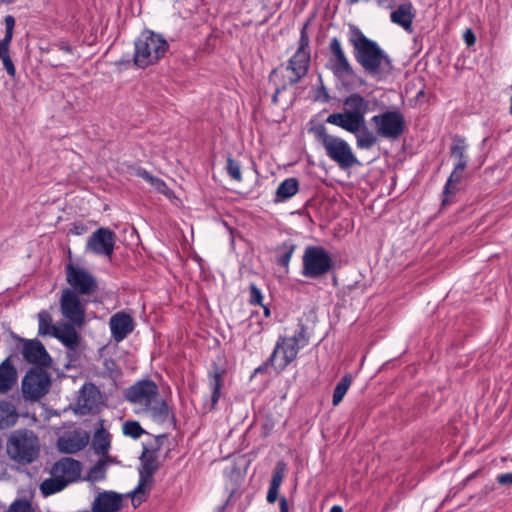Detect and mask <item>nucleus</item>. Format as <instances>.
I'll list each match as a JSON object with an SVG mask.
<instances>
[{"mask_svg": "<svg viewBox=\"0 0 512 512\" xmlns=\"http://www.w3.org/2000/svg\"><path fill=\"white\" fill-rule=\"evenodd\" d=\"M123 503L121 494L114 491L99 492L92 505L91 512H118Z\"/></svg>", "mask_w": 512, "mask_h": 512, "instance_id": "19", "label": "nucleus"}, {"mask_svg": "<svg viewBox=\"0 0 512 512\" xmlns=\"http://www.w3.org/2000/svg\"><path fill=\"white\" fill-rule=\"evenodd\" d=\"M263 308H264V314H265V316H267V317H268V316L270 315V310H269V308H267L266 306H264Z\"/></svg>", "mask_w": 512, "mask_h": 512, "instance_id": "51", "label": "nucleus"}, {"mask_svg": "<svg viewBox=\"0 0 512 512\" xmlns=\"http://www.w3.org/2000/svg\"><path fill=\"white\" fill-rule=\"evenodd\" d=\"M292 254H293V247H291L288 251H286L284 254H282L278 258V261H277L278 264L281 266L287 267L291 260Z\"/></svg>", "mask_w": 512, "mask_h": 512, "instance_id": "45", "label": "nucleus"}, {"mask_svg": "<svg viewBox=\"0 0 512 512\" xmlns=\"http://www.w3.org/2000/svg\"><path fill=\"white\" fill-rule=\"evenodd\" d=\"M166 39L153 31H143L135 40L134 64L146 68L156 64L168 50Z\"/></svg>", "mask_w": 512, "mask_h": 512, "instance_id": "5", "label": "nucleus"}, {"mask_svg": "<svg viewBox=\"0 0 512 512\" xmlns=\"http://www.w3.org/2000/svg\"><path fill=\"white\" fill-rule=\"evenodd\" d=\"M116 235L108 228H99L88 238L87 250L110 257L113 254Z\"/></svg>", "mask_w": 512, "mask_h": 512, "instance_id": "16", "label": "nucleus"}, {"mask_svg": "<svg viewBox=\"0 0 512 512\" xmlns=\"http://www.w3.org/2000/svg\"><path fill=\"white\" fill-rule=\"evenodd\" d=\"M123 433L126 436L138 439L144 433V430L137 421H126L123 424Z\"/></svg>", "mask_w": 512, "mask_h": 512, "instance_id": "39", "label": "nucleus"}, {"mask_svg": "<svg viewBox=\"0 0 512 512\" xmlns=\"http://www.w3.org/2000/svg\"><path fill=\"white\" fill-rule=\"evenodd\" d=\"M263 299L261 291L256 287L255 284L250 285V303L261 304Z\"/></svg>", "mask_w": 512, "mask_h": 512, "instance_id": "44", "label": "nucleus"}, {"mask_svg": "<svg viewBox=\"0 0 512 512\" xmlns=\"http://www.w3.org/2000/svg\"><path fill=\"white\" fill-rule=\"evenodd\" d=\"M40 449L38 436L29 429H17L7 439L8 457L21 465L33 463L38 458Z\"/></svg>", "mask_w": 512, "mask_h": 512, "instance_id": "3", "label": "nucleus"}, {"mask_svg": "<svg viewBox=\"0 0 512 512\" xmlns=\"http://www.w3.org/2000/svg\"><path fill=\"white\" fill-rule=\"evenodd\" d=\"M315 134L326 155L341 168H349L357 163L352 148L344 139L328 134L323 126L316 128Z\"/></svg>", "mask_w": 512, "mask_h": 512, "instance_id": "8", "label": "nucleus"}, {"mask_svg": "<svg viewBox=\"0 0 512 512\" xmlns=\"http://www.w3.org/2000/svg\"><path fill=\"white\" fill-rule=\"evenodd\" d=\"M72 324L60 325L54 329V337L60 340L70 351H75L80 343V337Z\"/></svg>", "mask_w": 512, "mask_h": 512, "instance_id": "26", "label": "nucleus"}, {"mask_svg": "<svg viewBox=\"0 0 512 512\" xmlns=\"http://www.w3.org/2000/svg\"><path fill=\"white\" fill-rule=\"evenodd\" d=\"M68 484L60 477L53 476L44 480L40 485V490L43 495L49 496L63 490Z\"/></svg>", "mask_w": 512, "mask_h": 512, "instance_id": "34", "label": "nucleus"}, {"mask_svg": "<svg viewBox=\"0 0 512 512\" xmlns=\"http://www.w3.org/2000/svg\"><path fill=\"white\" fill-rule=\"evenodd\" d=\"M38 321H39V335H54V329H57L59 326L53 325L52 317L49 312L42 310L38 313Z\"/></svg>", "mask_w": 512, "mask_h": 512, "instance_id": "35", "label": "nucleus"}, {"mask_svg": "<svg viewBox=\"0 0 512 512\" xmlns=\"http://www.w3.org/2000/svg\"><path fill=\"white\" fill-rule=\"evenodd\" d=\"M466 150L467 144L463 138L458 136L454 137L452 140V144L450 147V155L455 161L454 166H458V168H466L467 158H466Z\"/></svg>", "mask_w": 512, "mask_h": 512, "instance_id": "30", "label": "nucleus"}, {"mask_svg": "<svg viewBox=\"0 0 512 512\" xmlns=\"http://www.w3.org/2000/svg\"><path fill=\"white\" fill-rule=\"evenodd\" d=\"M378 136L387 139H397L404 131L405 120L397 111H387L371 118Z\"/></svg>", "mask_w": 512, "mask_h": 512, "instance_id": "12", "label": "nucleus"}, {"mask_svg": "<svg viewBox=\"0 0 512 512\" xmlns=\"http://www.w3.org/2000/svg\"><path fill=\"white\" fill-rule=\"evenodd\" d=\"M369 110V101L360 94L353 93L344 100V111L330 114L326 121L348 132H357L365 124V115Z\"/></svg>", "mask_w": 512, "mask_h": 512, "instance_id": "4", "label": "nucleus"}, {"mask_svg": "<svg viewBox=\"0 0 512 512\" xmlns=\"http://www.w3.org/2000/svg\"><path fill=\"white\" fill-rule=\"evenodd\" d=\"M352 383V376L351 375H345L339 383L336 385L334 392H333V399L332 403L334 406H337L340 404V402L343 400L345 394L347 393L350 385Z\"/></svg>", "mask_w": 512, "mask_h": 512, "instance_id": "36", "label": "nucleus"}, {"mask_svg": "<svg viewBox=\"0 0 512 512\" xmlns=\"http://www.w3.org/2000/svg\"><path fill=\"white\" fill-rule=\"evenodd\" d=\"M415 17L414 9L411 3L406 2L399 5L394 11L391 12V21L404 30L411 32L412 23Z\"/></svg>", "mask_w": 512, "mask_h": 512, "instance_id": "23", "label": "nucleus"}, {"mask_svg": "<svg viewBox=\"0 0 512 512\" xmlns=\"http://www.w3.org/2000/svg\"><path fill=\"white\" fill-rule=\"evenodd\" d=\"M298 181L296 178L285 179L277 188L276 197L283 201L294 196L298 191Z\"/></svg>", "mask_w": 512, "mask_h": 512, "instance_id": "32", "label": "nucleus"}, {"mask_svg": "<svg viewBox=\"0 0 512 512\" xmlns=\"http://www.w3.org/2000/svg\"><path fill=\"white\" fill-rule=\"evenodd\" d=\"M6 512H36V509L30 500L18 498L10 504Z\"/></svg>", "mask_w": 512, "mask_h": 512, "instance_id": "38", "label": "nucleus"}, {"mask_svg": "<svg viewBox=\"0 0 512 512\" xmlns=\"http://www.w3.org/2000/svg\"><path fill=\"white\" fill-rule=\"evenodd\" d=\"M310 62V51H309V37L306 33V26L302 28L299 39V47L290 58L287 72H289L288 83L278 84L275 95L273 96L274 102L277 101V95L281 89H285L288 85H294L299 82L308 72Z\"/></svg>", "mask_w": 512, "mask_h": 512, "instance_id": "7", "label": "nucleus"}, {"mask_svg": "<svg viewBox=\"0 0 512 512\" xmlns=\"http://www.w3.org/2000/svg\"><path fill=\"white\" fill-rule=\"evenodd\" d=\"M66 280L78 295H91L98 289L95 277L88 270L71 263L66 265Z\"/></svg>", "mask_w": 512, "mask_h": 512, "instance_id": "15", "label": "nucleus"}, {"mask_svg": "<svg viewBox=\"0 0 512 512\" xmlns=\"http://www.w3.org/2000/svg\"><path fill=\"white\" fill-rule=\"evenodd\" d=\"M465 168H458V166H454V169L448 178V181L444 188V200L443 204L448 203V199L450 196L454 195L458 191V185L463 178V171Z\"/></svg>", "mask_w": 512, "mask_h": 512, "instance_id": "31", "label": "nucleus"}, {"mask_svg": "<svg viewBox=\"0 0 512 512\" xmlns=\"http://www.w3.org/2000/svg\"><path fill=\"white\" fill-rule=\"evenodd\" d=\"M22 354L24 359L32 364L47 366L50 362L49 354L38 340H24Z\"/></svg>", "mask_w": 512, "mask_h": 512, "instance_id": "20", "label": "nucleus"}, {"mask_svg": "<svg viewBox=\"0 0 512 512\" xmlns=\"http://www.w3.org/2000/svg\"><path fill=\"white\" fill-rule=\"evenodd\" d=\"M51 473L70 484L80 477L81 466L78 461L72 458H63L54 464Z\"/></svg>", "mask_w": 512, "mask_h": 512, "instance_id": "21", "label": "nucleus"}, {"mask_svg": "<svg viewBox=\"0 0 512 512\" xmlns=\"http://www.w3.org/2000/svg\"><path fill=\"white\" fill-rule=\"evenodd\" d=\"M352 133L355 134L357 147L360 149H370L377 142V137L365 126V124L357 132Z\"/></svg>", "mask_w": 512, "mask_h": 512, "instance_id": "33", "label": "nucleus"}, {"mask_svg": "<svg viewBox=\"0 0 512 512\" xmlns=\"http://www.w3.org/2000/svg\"><path fill=\"white\" fill-rule=\"evenodd\" d=\"M464 40L468 46H472L475 43V41H476L475 35L473 34V32L470 29H468L464 33Z\"/></svg>", "mask_w": 512, "mask_h": 512, "instance_id": "47", "label": "nucleus"}, {"mask_svg": "<svg viewBox=\"0 0 512 512\" xmlns=\"http://www.w3.org/2000/svg\"><path fill=\"white\" fill-rule=\"evenodd\" d=\"M87 443V437L72 433L60 437L57 442V447L63 453L73 454L82 450Z\"/></svg>", "mask_w": 512, "mask_h": 512, "instance_id": "25", "label": "nucleus"}, {"mask_svg": "<svg viewBox=\"0 0 512 512\" xmlns=\"http://www.w3.org/2000/svg\"><path fill=\"white\" fill-rule=\"evenodd\" d=\"M307 343L304 327L292 336H280L265 366H273L278 373L283 371L297 358L300 349Z\"/></svg>", "mask_w": 512, "mask_h": 512, "instance_id": "6", "label": "nucleus"}, {"mask_svg": "<svg viewBox=\"0 0 512 512\" xmlns=\"http://www.w3.org/2000/svg\"><path fill=\"white\" fill-rule=\"evenodd\" d=\"M330 512H343V509L339 505H335L330 509Z\"/></svg>", "mask_w": 512, "mask_h": 512, "instance_id": "50", "label": "nucleus"}, {"mask_svg": "<svg viewBox=\"0 0 512 512\" xmlns=\"http://www.w3.org/2000/svg\"><path fill=\"white\" fill-rule=\"evenodd\" d=\"M280 512H288V503L285 497H282L279 502Z\"/></svg>", "mask_w": 512, "mask_h": 512, "instance_id": "49", "label": "nucleus"}, {"mask_svg": "<svg viewBox=\"0 0 512 512\" xmlns=\"http://www.w3.org/2000/svg\"><path fill=\"white\" fill-rule=\"evenodd\" d=\"M149 184L159 193H162L163 195L167 197H171L173 192L167 187L165 182L161 180L160 178H157L155 176L152 177V180H150Z\"/></svg>", "mask_w": 512, "mask_h": 512, "instance_id": "43", "label": "nucleus"}, {"mask_svg": "<svg viewBox=\"0 0 512 512\" xmlns=\"http://www.w3.org/2000/svg\"><path fill=\"white\" fill-rule=\"evenodd\" d=\"M57 52H62L66 58H65V61H70L71 59V56H72V50L70 48V46H67V45H62L59 47V49L57 51H52L51 53V58H50V63L54 66H63L65 65L64 61H61L60 59H58L56 57V53Z\"/></svg>", "mask_w": 512, "mask_h": 512, "instance_id": "40", "label": "nucleus"}, {"mask_svg": "<svg viewBox=\"0 0 512 512\" xmlns=\"http://www.w3.org/2000/svg\"><path fill=\"white\" fill-rule=\"evenodd\" d=\"M49 375L42 369H31L22 380V394L26 400L36 401L47 394Z\"/></svg>", "mask_w": 512, "mask_h": 512, "instance_id": "14", "label": "nucleus"}, {"mask_svg": "<svg viewBox=\"0 0 512 512\" xmlns=\"http://www.w3.org/2000/svg\"><path fill=\"white\" fill-rule=\"evenodd\" d=\"M92 446L97 454L103 458H109L108 452L111 446V435L110 433L101 426L95 431Z\"/></svg>", "mask_w": 512, "mask_h": 512, "instance_id": "29", "label": "nucleus"}, {"mask_svg": "<svg viewBox=\"0 0 512 512\" xmlns=\"http://www.w3.org/2000/svg\"><path fill=\"white\" fill-rule=\"evenodd\" d=\"M140 460V479L138 486L134 489L132 494V502L134 506H137L144 501L145 495L151 488L153 475L159 467L157 462V455L153 450L144 449Z\"/></svg>", "mask_w": 512, "mask_h": 512, "instance_id": "11", "label": "nucleus"}, {"mask_svg": "<svg viewBox=\"0 0 512 512\" xmlns=\"http://www.w3.org/2000/svg\"><path fill=\"white\" fill-rule=\"evenodd\" d=\"M286 472V464L282 461L278 462L274 468L273 475L270 481V486L267 493L268 503H274L278 498V492L283 482Z\"/></svg>", "mask_w": 512, "mask_h": 512, "instance_id": "28", "label": "nucleus"}, {"mask_svg": "<svg viewBox=\"0 0 512 512\" xmlns=\"http://www.w3.org/2000/svg\"><path fill=\"white\" fill-rule=\"evenodd\" d=\"M99 402V391L94 385H85L80 391L76 403V412L82 415L93 411Z\"/></svg>", "mask_w": 512, "mask_h": 512, "instance_id": "22", "label": "nucleus"}, {"mask_svg": "<svg viewBox=\"0 0 512 512\" xmlns=\"http://www.w3.org/2000/svg\"><path fill=\"white\" fill-rule=\"evenodd\" d=\"M124 397L139 416L150 418L156 423H164L169 419L168 404L152 380L137 381L124 391Z\"/></svg>", "mask_w": 512, "mask_h": 512, "instance_id": "1", "label": "nucleus"}, {"mask_svg": "<svg viewBox=\"0 0 512 512\" xmlns=\"http://www.w3.org/2000/svg\"><path fill=\"white\" fill-rule=\"evenodd\" d=\"M5 27V36L0 40V59L2 60L7 74L14 78L16 75V68L9 54L10 43L13 38V31L15 27V18L12 15H7L5 17Z\"/></svg>", "mask_w": 512, "mask_h": 512, "instance_id": "17", "label": "nucleus"}, {"mask_svg": "<svg viewBox=\"0 0 512 512\" xmlns=\"http://www.w3.org/2000/svg\"><path fill=\"white\" fill-rule=\"evenodd\" d=\"M108 460L109 458L101 457V459L88 472V480L92 482L103 480L106 475V465Z\"/></svg>", "mask_w": 512, "mask_h": 512, "instance_id": "37", "label": "nucleus"}, {"mask_svg": "<svg viewBox=\"0 0 512 512\" xmlns=\"http://www.w3.org/2000/svg\"><path fill=\"white\" fill-rule=\"evenodd\" d=\"M331 53L330 69L334 76L346 87H353L357 79V75L350 64L341 42L338 38H332L329 45Z\"/></svg>", "mask_w": 512, "mask_h": 512, "instance_id": "9", "label": "nucleus"}, {"mask_svg": "<svg viewBox=\"0 0 512 512\" xmlns=\"http://www.w3.org/2000/svg\"><path fill=\"white\" fill-rule=\"evenodd\" d=\"M137 175L139 177H141L143 180H145L147 183H149L153 177V175L151 173H149L148 171H146L145 169H139L137 171Z\"/></svg>", "mask_w": 512, "mask_h": 512, "instance_id": "48", "label": "nucleus"}, {"mask_svg": "<svg viewBox=\"0 0 512 512\" xmlns=\"http://www.w3.org/2000/svg\"><path fill=\"white\" fill-rule=\"evenodd\" d=\"M109 327L113 339L119 343L123 341L135 327L133 318L125 312H117L111 316Z\"/></svg>", "mask_w": 512, "mask_h": 512, "instance_id": "18", "label": "nucleus"}, {"mask_svg": "<svg viewBox=\"0 0 512 512\" xmlns=\"http://www.w3.org/2000/svg\"><path fill=\"white\" fill-rule=\"evenodd\" d=\"M17 382V371L10 357L0 364V395L8 393Z\"/></svg>", "mask_w": 512, "mask_h": 512, "instance_id": "24", "label": "nucleus"}, {"mask_svg": "<svg viewBox=\"0 0 512 512\" xmlns=\"http://www.w3.org/2000/svg\"><path fill=\"white\" fill-rule=\"evenodd\" d=\"M226 169H227L228 174L234 180H236L238 182L242 181L241 166L237 161H235L232 158H228Z\"/></svg>", "mask_w": 512, "mask_h": 512, "instance_id": "41", "label": "nucleus"}, {"mask_svg": "<svg viewBox=\"0 0 512 512\" xmlns=\"http://www.w3.org/2000/svg\"><path fill=\"white\" fill-rule=\"evenodd\" d=\"M60 308L63 317L73 326L81 328L85 323V303L70 288L62 291Z\"/></svg>", "mask_w": 512, "mask_h": 512, "instance_id": "13", "label": "nucleus"}, {"mask_svg": "<svg viewBox=\"0 0 512 512\" xmlns=\"http://www.w3.org/2000/svg\"><path fill=\"white\" fill-rule=\"evenodd\" d=\"M349 42L354 48L356 61L371 77L380 80L392 68L391 60L379 45L368 39L358 28L351 29Z\"/></svg>", "mask_w": 512, "mask_h": 512, "instance_id": "2", "label": "nucleus"}, {"mask_svg": "<svg viewBox=\"0 0 512 512\" xmlns=\"http://www.w3.org/2000/svg\"><path fill=\"white\" fill-rule=\"evenodd\" d=\"M211 389H212V403L215 404L219 400L220 397V388L222 386V379L219 373H215L211 379Z\"/></svg>", "mask_w": 512, "mask_h": 512, "instance_id": "42", "label": "nucleus"}, {"mask_svg": "<svg viewBox=\"0 0 512 512\" xmlns=\"http://www.w3.org/2000/svg\"><path fill=\"white\" fill-rule=\"evenodd\" d=\"M302 275L308 278H319L328 273L333 260L328 252L321 246L306 247L303 257Z\"/></svg>", "mask_w": 512, "mask_h": 512, "instance_id": "10", "label": "nucleus"}, {"mask_svg": "<svg viewBox=\"0 0 512 512\" xmlns=\"http://www.w3.org/2000/svg\"><path fill=\"white\" fill-rule=\"evenodd\" d=\"M19 414L15 405L6 400H0V430H6L16 425Z\"/></svg>", "mask_w": 512, "mask_h": 512, "instance_id": "27", "label": "nucleus"}, {"mask_svg": "<svg viewBox=\"0 0 512 512\" xmlns=\"http://www.w3.org/2000/svg\"><path fill=\"white\" fill-rule=\"evenodd\" d=\"M497 481H498V483H500L502 485L512 484V472L505 473V474H500L497 477Z\"/></svg>", "mask_w": 512, "mask_h": 512, "instance_id": "46", "label": "nucleus"}]
</instances>
